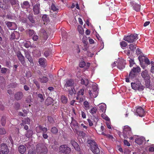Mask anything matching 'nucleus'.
<instances>
[{"label": "nucleus", "mask_w": 154, "mask_h": 154, "mask_svg": "<svg viewBox=\"0 0 154 154\" xmlns=\"http://www.w3.org/2000/svg\"><path fill=\"white\" fill-rule=\"evenodd\" d=\"M36 151L38 154H46L48 152V149L43 144L39 143L36 145Z\"/></svg>", "instance_id": "f257e3e1"}, {"label": "nucleus", "mask_w": 154, "mask_h": 154, "mask_svg": "<svg viewBox=\"0 0 154 154\" xmlns=\"http://www.w3.org/2000/svg\"><path fill=\"white\" fill-rule=\"evenodd\" d=\"M131 85L132 89L135 91L137 90L139 91H141L145 88L144 86L141 84L139 81L131 83Z\"/></svg>", "instance_id": "f03ea898"}, {"label": "nucleus", "mask_w": 154, "mask_h": 154, "mask_svg": "<svg viewBox=\"0 0 154 154\" xmlns=\"http://www.w3.org/2000/svg\"><path fill=\"white\" fill-rule=\"evenodd\" d=\"M47 130L46 128L44 127L41 125H39L36 128V131L37 133H39L42 131V136L45 139H47L48 137V135L45 134Z\"/></svg>", "instance_id": "7ed1b4c3"}, {"label": "nucleus", "mask_w": 154, "mask_h": 154, "mask_svg": "<svg viewBox=\"0 0 154 154\" xmlns=\"http://www.w3.org/2000/svg\"><path fill=\"white\" fill-rule=\"evenodd\" d=\"M138 39L137 35L134 34H131L127 36H125L123 40L128 43H132Z\"/></svg>", "instance_id": "20e7f679"}, {"label": "nucleus", "mask_w": 154, "mask_h": 154, "mask_svg": "<svg viewBox=\"0 0 154 154\" xmlns=\"http://www.w3.org/2000/svg\"><path fill=\"white\" fill-rule=\"evenodd\" d=\"M9 149L6 143H3L0 145V154H8Z\"/></svg>", "instance_id": "39448f33"}, {"label": "nucleus", "mask_w": 154, "mask_h": 154, "mask_svg": "<svg viewBox=\"0 0 154 154\" xmlns=\"http://www.w3.org/2000/svg\"><path fill=\"white\" fill-rule=\"evenodd\" d=\"M123 134L125 138H127L132 135L131 128L128 126H126L123 129Z\"/></svg>", "instance_id": "423d86ee"}, {"label": "nucleus", "mask_w": 154, "mask_h": 154, "mask_svg": "<svg viewBox=\"0 0 154 154\" xmlns=\"http://www.w3.org/2000/svg\"><path fill=\"white\" fill-rule=\"evenodd\" d=\"M74 84V81L71 79H67L66 81V83L64 85V88L65 91H68V89L72 88H73Z\"/></svg>", "instance_id": "0eeeda50"}, {"label": "nucleus", "mask_w": 154, "mask_h": 154, "mask_svg": "<svg viewBox=\"0 0 154 154\" xmlns=\"http://www.w3.org/2000/svg\"><path fill=\"white\" fill-rule=\"evenodd\" d=\"M72 122L70 124V126L72 129L75 131L77 134H78L79 126L78 124L73 117H71Z\"/></svg>", "instance_id": "6e6552de"}, {"label": "nucleus", "mask_w": 154, "mask_h": 154, "mask_svg": "<svg viewBox=\"0 0 154 154\" xmlns=\"http://www.w3.org/2000/svg\"><path fill=\"white\" fill-rule=\"evenodd\" d=\"M59 150L61 153L66 154L69 153L71 151V149L66 145H63L60 146Z\"/></svg>", "instance_id": "1a4fd4ad"}, {"label": "nucleus", "mask_w": 154, "mask_h": 154, "mask_svg": "<svg viewBox=\"0 0 154 154\" xmlns=\"http://www.w3.org/2000/svg\"><path fill=\"white\" fill-rule=\"evenodd\" d=\"M40 38L42 39L46 40L48 38V35L45 30L43 29H40L39 32Z\"/></svg>", "instance_id": "9d476101"}, {"label": "nucleus", "mask_w": 154, "mask_h": 154, "mask_svg": "<svg viewBox=\"0 0 154 154\" xmlns=\"http://www.w3.org/2000/svg\"><path fill=\"white\" fill-rule=\"evenodd\" d=\"M40 5L38 3H37L33 7L34 14L36 15L39 14L40 12Z\"/></svg>", "instance_id": "9b49d317"}, {"label": "nucleus", "mask_w": 154, "mask_h": 154, "mask_svg": "<svg viewBox=\"0 0 154 154\" xmlns=\"http://www.w3.org/2000/svg\"><path fill=\"white\" fill-rule=\"evenodd\" d=\"M91 150L94 154H98L100 152V149L97 144L91 146Z\"/></svg>", "instance_id": "f8f14e48"}, {"label": "nucleus", "mask_w": 154, "mask_h": 154, "mask_svg": "<svg viewBox=\"0 0 154 154\" xmlns=\"http://www.w3.org/2000/svg\"><path fill=\"white\" fill-rule=\"evenodd\" d=\"M125 63L123 60H120L118 62L117 68L121 70H122L125 67Z\"/></svg>", "instance_id": "ddd939ff"}, {"label": "nucleus", "mask_w": 154, "mask_h": 154, "mask_svg": "<svg viewBox=\"0 0 154 154\" xmlns=\"http://www.w3.org/2000/svg\"><path fill=\"white\" fill-rule=\"evenodd\" d=\"M70 143L76 151H79L80 150V148L79 144L74 140H71L70 141Z\"/></svg>", "instance_id": "4468645a"}, {"label": "nucleus", "mask_w": 154, "mask_h": 154, "mask_svg": "<svg viewBox=\"0 0 154 154\" xmlns=\"http://www.w3.org/2000/svg\"><path fill=\"white\" fill-rule=\"evenodd\" d=\"M136 112L140 117H143L144 115V109L141 107H138L136 109Z\"/></svg>", "instance_id": "2eb2a0df"}, {"label": "nucleus", "mask_w": 154, "mask_h": 154, "mask_svg": "<svg viewBox=\"0 0 154 154\" xmlns=\"http://www.w3.org/2000/svg\"><path fill=\"white\" fill-rule=\"evenodd\" d=\"M141 75L144 80L150 79V76L146 70H145L143 71L141 73Z\"/></svg>", "instance_id": "dca6fc26"}, {"label": "nucleus", "mask_w": 154, "mask_h": 154, "mask_svg": "<svg viewBox=\"0 0 154 154\" xmlns=\"http://www.w3.org/2000/svg\"><path fill=\"white\" fill-rule=\"evenodd\" d=\"M99 108V111L100 112H102L103 113H105L106 109V105L105 103L100 104Z\"/></svg>", "instance_id": "f3484780"}, {"label": "nucleus", "mask_w": 154, "mask_h": 154, "mask_svg": "<svg viewBox=\"0 0 154 154\" xmlns=\"http://www.w3.org/2000/svg\"><path fill=\"white\" fill-rule=\"evenodd\" d=\"M54 101L53 99L51 97H48L46 100L45 103L47 106L51 105Z\"/></svg>", "instance_id": "a211bd4d"}, {"label": "nucleus", "mask_w": 154, "mask_h": 154, "mask_svg": "<svg viewBox=\"0 0 154 154\" xmlns=\"http://www.w3.org/2000/svg\"><path fill=\"white\" fill-rule=\"evenodd\" d=\"M22 122L21 123L20 125L22 127L26 124L29 125L30 124V119L28 118H25L22 121Z\"/></svg>", "instance_id": "6ab92c4d"}, {"label": "nucleus", "mask_w": 154, "mask_h": 154, "mask_svg": "<svg viewBox=\"0 0 154 154\" xmlns=\"http://www.w3.org/2000/svg\"><path fill=\"white\" fill-rule=\"evenodd\" d=\"M60 100L63 104H66L68 102V99L64 95H63L61 97Z\"/></svg>", "instance_id": "aec40b11"}, {"label": "nucleus", "mask_w": 154, "mask_h": 154, "mask_svg": "<svg viewBox=\"0 0 154 154\" xmlns=\"http://www.w3.org/2000/svg\"><path fill=\"white\" fill-rule=\"evenodd\" d=\"M137 74L131 70L129 74V77L131 79H134L137 76Z\"/></svg>", "instance_id": "412c9836"}, {"label": "nucleus", "mask_w": 154, "mask_h": 154, "mask_svg": "<svg viewBox=\"0 0 154 154\" xmlns=\"http://www.w3.org/2000/svg\"><path fill=\"white\" fill-rule=\"evenodd\" d=\"M21 5L22 8L25 9L27 8L30 6L29 2L27 1L24 2L23 4L21 3Z\"/></svg>", "instance_id": "4be33fe9"}, {"label": "nucleus", "mask_w": 154, "mask_h": 154, "mask_svg": "<svg viewBox=\"0 0 154 154\" xmlns=\"http://www.w3.org/2000/svg\"><path fill=\"white\" fill-rule=\"evenodd\" d=\"M44 51V56L46 57L49 56L51 53V50L49 48H45Z\"/></svg>", "instance_id": "5701e85b"}, {"label": "nucleus", "mask_w": 154, "mask_h": 154, "mask_svg": "<svg viewBox=\"0 0 154 154\" xmlns=\"http://www.w3.org/2000/svg\"><path fill=\"white\" fill-rule=\"evenodd\" d=\"M46 61V59L44 58H40L39 59L38 62L39 64L43 66H44L45 62Z\"/></svg>", "instance_id": "b1692460"}, {"label": "nucleus", "mask_w": 154, "mask_h": 154, "mask_svg": "<svg viewBox=\"0 0 154 154\" xmlns=\"http://www.w3.org/2000/svg\"><path fill=\"white\" fill-rule=\"evenodd\" d=\"M39 80L41 83H46L47 82L48 80V78L45 76H43L39 78Z\"/></svg>", "instance_id": "393cba45"}, {"label": "nucleus", "mask_w": 154, "mask_h": 154, "mask_svg": "<svg viewBox=\"0 0 154 154\" xmlns=\"http://www.w3.org/2000/svg\"><path fill=\"white\" fill-rule=\"evenodd\" d=\"M81 83L82 85H84L86 86L88 85L89 83L88 80L87 79H82L81 80Z\"/></svg>", "instance_id": "a878e982"}, {"label": "nucleus", "mask_w": 154, "mask_h": 154, "mask_svg": "<svg viewBox=\"0 0 154 154\" xmlns=\"http://www.w3.org/2000/svg\"><path fill=\"white\" fill-rule=\"evenodd\" d=\"M33 132L31 130H28L27 131L25 134L26 136L28 138L30 137L32 135Z\"/></svg>", "instance_id": "bb28decb"}, {"label": "nucleus", "mask_w": 154, "mask_h": 154, "mask_svg": "<svg viewBox=\"0 0 154 154\" xmlns=\"http://www.w3.org/2000/svg\"><path fill=\"white\" fill-rule=\"evenodd\" d=\"M87 142L90 145L91 147V146L96 145V144H97L96 143L93 139H88V140Z\"/></svg>", "instance_id": "cd10ccee"}, {"label": "nucleus", "mask_w": 154, "mask_h": 154, "mask_svg": "<svg viewBox=\"0 0 154 154\" xmlns=\"http://www.w3.org/2000/svg\"><path fill=\"white\" fill-rule=\"evenodd\" d=\"M133 9L137 11H139L140 10V5L136 4L133 6Z\"/></svg>", "instance_id": "c85d7f7f"}, {"label": "nucleus", "mask_w": 154, "mask_h": 154, "mask_svg": "<svg viewBox=\"0 0 154 154\" xmlns=\"http://www.w3.org/2000/svg\"><path fill=\"white\" fill-rule=\"evenodd\" d=\"M28 18L31 23H35V21L33 18V16L32 14H29V15Z\"/></svg>", "instance_id": "c756f323"}, {"label": "nucleus", "mask_w": 154, "mask_h": 154, "mask_svg": "<svg viewBox=\"0 0 154 154\" xmlns=\"http://www.w3.org/2000/svg\"><path fill=\"white\" fill-rule=\"evenodd\" d=\"M9 2L12 5H15V7L17 6L18 8L19 7L18 1L17 2L15 0H10Z\"/></svg>", "instance_id": "7c9ffc66"}, {"label": "nucleus", "mask_w": 154, "mask_h": 154, "mask_svg": "<svg viewBox=\"0 0 154 154\" xmlns=\"http://www.w3.org/2000/svg\"><path fill=\"white\" fill-rule=\"evenodd\" d=\"M51 132L54 134H56L58 131V129L56 127H53L51 129Z\"/></svg>", "instance_id": "2f4dec72"}, {"label": "nucleus", "mask_w": 154, "mask_h": 154, "mask_svg": "<svg viewBox=\"0 0 154 154\" xmlns=\"http://www.w3.org/2000/svg\"><path fill=\"white\" fill-rule=\"evenodd\" d=\"M140 68L139 66H137L136 67H133L131 70L137 74L138 73L140 72Z\"/></svg>", "instance_id": "473e14b6"}, {"label": "nucleus", "mask_w": 154, "mask_h": 154, "mask_svg": "<svg viewBox=\"0 0 154 154\" xmlns=\"http://www.w3.org/2000/svg\"><path fill=\"white\" fill-rule=\"evenodd\" d=\"M26 147L23 145H20V153L23 154L26 150Z\"/></svg>", "instance_id": "72a5a7b5"}, {"label": "nucleus", "mask_w": 154, "mask_h": 154, "mask_svg": "<svg viewBox=\"0 0 154 154\" xmlns=\"http://www.w3.org/2000/svg\"><path fill=\"white\" fill-rule=\"evenodd\" d=\"M97 87L96 85H94L92 86L91 90H92V91H94V94H95V95H94V96H97L98 92L97 91Z\"/></svg>", "instance_id": "f704fd0d"}, {"label": "nucleus", "mask_w": 154, "mask_h": 154, "mask_svg": "<svg viewBox=\"0 0 154 154\" xmlns=\"http://www.w3.org/2000/svg\"><path fill=\"white\" fill-rule=\"evenodd\" d=\"M69 94L71 96H72L73 94H75L76 93V91L74 89V87L72 88L68 89Z\"/></svg>", "instance_id": "c9c22d12"}, {"label": "nucleus", "mask_w": 154, "mask_h": 154, "mask_svg": "<svg viewBox=\"0 0 154 154\" xmlns=\"http://www.w3.org/2000/svg\"><path fill=\"white\" fill-rule=\"evenodd\" d=\"M51 9L50 11V12H51V11H58V8L54 4L52 3L51 7Z\"/></svg>", "instance_id": "e433bc0d"}, {"label": "nucleus", "mask_w": 154, "mask_h": 154, "mask_svg": "<svg viewBox=\"0 0 154 154\" xmlns=\"http://www.w3.org/2000/svg\"><path fill=\"white\" fill-rule=\"evenodd\" d=\"M5 23L7 25L8 27L10 29H12L11 28L13 24L15 25V23L14 22H11L8 21H6Z\"/></svg>", "instance_id": "4c0bfd02"}, {"label": "nucleus", "mask_w": 154, "mask_h": 154, "mask_svg": "<svg viewBox=\"0 0 154 154\" xmlns=\"http://www.w3.org/2000/svg\"><path fill=\"white\" fill-rule=\"evenodd\" d=\"M20 61L21 63L23 65H25V61L24 60V58L22 55L21 53L20 52Z\"/></svg>", "instance_id": "58836bf2"}, {"label": "nucleus", "mask_w": 154, "mask_h": 154, "mask_svg": "<svg viewBox=\"0 0 154 154\" xmlns=\"http://www.w3.org/2000/svg\"><path fill=\"white\" fill-rule=\"evenodd\" d=\"M128 58L129 59L128 60L130 64L129 66L130 67H131L133 66L134 65L135 63L134 59L131 58L130 57H129Z\"/></svg>", "instance_id": "ea45409f"}, {"label": "nucleus", "mask_w": 154, "mask_h": 154, "mask_svg": "<svg viewBox=\"0 0 154 154\" xmlns=\"http://www.w3.org/2000/svg\"><path fill=\"white\" fill-rule=\"evenodd\" d=\"M6 118L5 116H3L1 120V124L2 126H5L6 124Z\"/></svg>", "instance_id": "a19ab883"}, {"label": "nucleus", "mask_w": 154, "mask_h": 154, "mask_svg": "<svg viewBox=\"0 0 154 154\" xmlns=\"http://www.w3.org/2000/svg\"><path fill=\"white\" fill-rule=\"evenodd\" d=\"M48 120L51 124H54L55 122L53 118L51 116H48Z\"/></svg>", "instance_id": "79ce46f5"}, {"label": "nucleus", "mask_w": 154, "mask_h": 154, "mask_svg": "<svg viewBox=\"0 0 154 154\" xmlns=\"http://www.w3.org/2000/svg\"><path fill=\"white\" fill-rule=\"evenodd\" d=\"M84 105L85 106V109L86 110H88L89 109V105L88 102L87 101H85L84 102Z\"/></svg>", "instance_id": "37998d69"}, {"label": "nucleus", "mask_w": 154, "mask_h": 154, "mask_svg": "<svg viewBox=\"0 0 154 154\" xmlns=\"http://www.w3.org/2000/svg\"><path fill=\"white\" fill-rule=\"evenodd\" d=\"M79 136L82 137L83 138H84L85 137L86 134L84 131H79L78 132V134H77Z\"/></svg>", "instance_id": "c03bdc74"}, {"label": "nucleus", "mask_w": 154, "mask_h": 154, "mask_svg": "<svg viewBox=\"0 0 154 154\" xmlns=\"http://www.w3.org/2000/svg\"><path fill=\"white\" fill-rule=\"evenodd\" d=\"M37 96L38 98L40 99L39 100L40 102H43L44 100V99L43 98V95L41 94H38L37 95Z\"/></svg>", "instance_id": "a18cd8bd"}, {"label": "nucleus", "mask_w": 154, "mask_h": 154, "mask_svg": "<svg viewBox=\"0 0 154 154\" xmlns=\"http://www.w3.org/2000/svg\"><path fill=\"white\" fill-rule=\"evenodd\" d=\"M97 111V109L96 107H94L91 109L90 111V112L92 114H95L96 113Z\"/></svg>", "instance_id": "49530a36"}, {"label": "nucleus", "mask_w": 154, "mask_h": 154, "mask_svg": "<svg viewBox=\"0 0 154 154\" xmlns=\"http://www.w3.org/2000/svg\"><path fill=\"white\" fill-rule=\"evenodd\" d=\"M101 117L106 121H109V118L104 113H103L101 114Z\"/></svg>", "instance_id": "de8ad7c7"}, {"label": "nucleus", "mask_w": 154, "mask_h": 154, "mask_svg": "<svg viewBox=\"0 0 154 154\" xmlns=\"http://www.w3.org/2000/svg\"><path fill=\"white\" fill-rule=\"evenodd\" d=\"M129 48L131 51H134V50L136 48V47L135 45H133V44H131L129 45Z\"/></svg>", "instance_id": "09e8293b"}, {"label": "nucleus", "mask_w": 154, "mask_h": 154, "mask_svg": "<svg viewBox=\"0 0 154 154\" xmlns=\"http://www.w3.org/2000/svg\"><path fill=\"white\" fill-rule=\"evenodd\" d=\"M94 91H92V90L89 91V94L90 96L91 97H96L97 96H94Z\"/></svg>", "instance_id": "8fccbe9b"}, {"label": "nucleus", "mask_w": 154, "mask_h": 154, "mask_svg": "<svg viewBox=\"0 0 154 154\" xmlns=\"http://www.w3.org/2000/svg\"><path fill=\"white\" fill-rule=\"evenodd\" d=\"M145 80V85L146 86V87L147 88H148L150 86V79L149 80Z\"/></svg>", "instance_id": "3c124183"}, {"label": "nucleus", "mask_w": 154, "mask_h": 154, "mask_svg": "<svg viewBox=\"0 0 154 154\" xmlns=\"http://www.w3.org/2000/svg\"><path fill=\"white\" fill-rule=\"evenodd\" d=\"M23 113H22V112H20V116H21L24 117H25L27 115V111L26 110H23Z\"/></svg>", "instance_id": "603ef678"}, {"label": "nucleus", "mask_w": 154, "mask_h": 154, "mask_svg": "<svg viewBox=\"0 0 154 154\" xmlns=\"http://www.w3.org/2000/svg\"><path fill=\"white\" fill-rule=\"evenodd\" d=\"M120 45L122 48L123 47H125L127 45V43L125 41H122L120 42Z\"/></svg>", "instance_id": "864d4df0"}, {"label": "nucleus", "mask_w": 154, "mask_h": 154, "mask_svg": "<svg viewBox=\"0 0 154 154\" xmlns=\"http://www.w3.org/2000/svg\"><path fill=\"white\" fill-rule=\"evenodd\" d=\"M6 133V131L5 129L2 128H0V134L1 135H4Z\"/></svg>", "instance_id": "5fc2aeb1"}, {"label": "nucleus", "mask_w": 154, "mask_h": 154, "mask_svg": "<svg viewBox=\"0 0 154 154\" xmlns=\"http://www.w3.org/2000/svg\"><path fill=\"white\" fill-rule=\"evenodd\" d=\"M143 57H144V56L143 55V56L142 54L140 55V56L138 57V59L140 63H143Z\"/></svg>", "instance_id": "6e6d98bb"}, {"label": "nucleus", "mask_w": 154, "mask_h": 154, "mask_svg": "<svg viewBox=\"0 0 154 154\" xmlns=\"http://www.w3.org/2000/svg\"><path fill=\"white\" fill-rule=\"evenodd\" d=\"M86 65L85 62L84 61H82L80 62L79 64V66L80 67L83 68Z\"/></svg>", "instance_id": "4d7b16f0"}, {"label": "nucleus", "mask_w": 154, "mask_h": 154, "mask_svg": "<svg viewBox=\"0 0 154 154\" xmlns=\"http://www.w3.org/2000/svg\"><path fill=\"white\" fill-rule=\"evenodd\" d=\"M135 142L137 143L138 144H140L142 143L141 140L139 138H136L135 140Z\"/></svg>", "instance_id": "13d9d810"}, {"label": "nucleus", "mask_w": 154, "mask_h": 154, "mask_svg": "<svg viewBox=\"0 0 154 154\" xmlns=\"http://www.w3.org/2000/svg\"><path fill=\"white\" fill-rule=\"evenodd\" d=\"M84 89L83 88L81 89L78 92L79 96L80 95H83L84 94Z\"/></svg>", "instance_id": "bf43d9fd"}, {"label": "nucleus", "mask_w": 154, "mask_h": 154, "mask_svg": "<svg viewBox=\"0 0 154 154\" xmlns=\"http://www.w3.org/2000/svg\"><path fill=\"white\" fill-rule=\"evenodd\" d=\"M33 81H34V83L36 85L37 88L38 89H39L40 87V84H39V83L37 81H36V80H34Z\"/></svg>", "instance_id": "052dcab7"}, {"label": "nucleus", "mask_w": 154, "mask_h": 154, "mask_svg": "<svg viewBox=\"0 0 154 154\" xmlns=\"http://www.w3.org/2000/svg\"><path fill=\"white\" fill-rule=\"evenodd\" d=\"M29 42H26L25 43H23L22 45H23L26 48H28L29 46Z\"/></svg>", "instance_id": "680f3d73"}, {"label": "nucleus", "mask_w": 154, "mask_h": 154, "mask_svg": "<svg viewBox=\"0 0 154 154\" xmlns=\"http://www.w3.org/2000/svg\"><path fill=\"white\" fill-rule=\"evenodd\" d=\"M144 61L145 63L147 65H149L150 64V62L149 60L147 58H146L144 59Z\"/></svg>", "instance_id": "e2e57ef3"}, {"label": "nucleus", "mask_w": 154, "mask_h": 154, "mask_svg": "<svg viewBox=\"0 0 154 154\" xmlns=\"http://www.w3.org/2000/svg\"><path fill=\"white\" fill-rule=\"evenodd\" d=\"M136 53L138 55L139 54L141 55L142 54L143 55V54H141L142 52L140 50L139 48H137L136 51Z\"/></svg>", "instance_id": "0e129e2a"}, {"label": "nucleus", "mask_w": 154, "mask_h": 154, "mask_svg": "<svg viewBox=\"0 0 154 154\" xmlns=\"http://www.w3.org/2000/svg\"><path fill=\"white\" fill-rule=\"evenodd\" d=\"M80 126H81L82 127L84 128V131H85V130H86L88 128V126L85 125L84 124H81L80 125Z\"/></svg>", "instance_id": "69168bd1"}, {"label": "nucleus", "mask_w": 154, "mask_h": 154, "mask_svg": "<svg viewBox=\"0 0 154 154\" xmlns=\"http://www.w3.org/2000/svg\"><path fill=\"white\" fill-rule=\"evenodd\" d=\"M17 84L16 83H12L11 84L9 85L10 87H11L12 88H15L16 87Z\"/></svg>", "instance_id": "338daca9"}, {"label": "nucleus", "mask_w": 154, "mask_h": 154, "mask_svg": "<svg viewBox=\"0 0 154 154\" xmlns=\"http://www.w3.org/2000/svg\"><path fill=\"white\" fill-rule=\"evenodd\" d=\"M48 18L46 15H44L42 17V19L44 21H47L48 20Z\"/></svg>", "instance_id": "774afa93"}]
</instances>
